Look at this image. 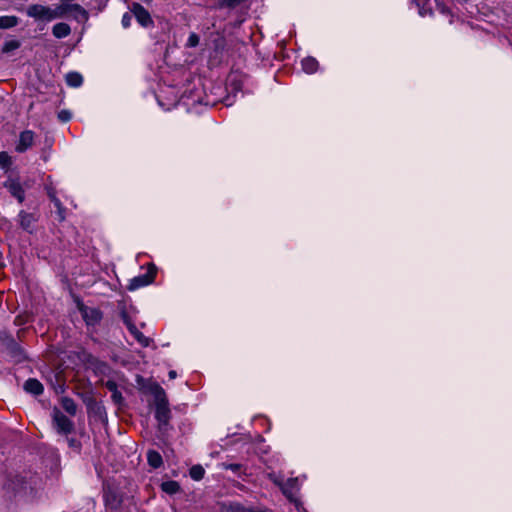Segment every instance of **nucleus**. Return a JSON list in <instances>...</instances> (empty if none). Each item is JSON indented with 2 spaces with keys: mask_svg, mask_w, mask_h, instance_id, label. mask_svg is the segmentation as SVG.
<instances>
[{
  "mask_svg": "<svg viewBox=\"0 0 512 512\" xmlns=\"http://www.w3.org/2000/svg\"><path fill=\"white\" fill-rule=\"evenodd\" d=\"M226 469H230V470L236 472L241 469V465L240 464H229L226 466Z\"/></svg>",
  "mask_w": 512,
  "mask_h": 512,
  "instance_id": "nucleus-30",
  "label": "nucleus"
},
{
  "mask_svg": "<svg viewBox=\"0 0 512 512\" xmlns=\"http://www.w3.org/2000/svg\"><path fill=\"white\" fill-rule=\"evenodd\" d=\"M169 376H170V378H175L176 377V372L175 371H170L169 372Z\"/></svg>",
  "mask_w": 512,
  "mask_h": 512,
  "instance_id": "nucleus-31",
  "label": "nucleus"
},
{
  "mask_svg": "<svg viewBox=\"0 0 512 512\" xmlns=\"http://www.w3.org/2000/svg\"><path fill=\"white\" fill-rule=\"evenodd\" d=\"M103 498H104L105 505L110 507V508H112V509L117 508L120 505V503H121L120 497L110 487H105L104 488Z\"/></svg>",
  "mask_w": 512,
  "mask_h": 512,
  "instance_id": "nucleus-10",
  "label": "nucleus"
},
{
  "mask_svg": "<svg viewBox=\"0 0 512 512\" xmlns=\"http://www.w3.org/2000/svg\"><path fill=\"white\" fill-rule=\"evenodd\" d=\"M38 483L39 478L35 475L30 473L25 475L16 474L7 479L4 490L9 497L24 498L33 495Z\"/></svg>",
  "mask_w": 512,
  "mask_h": 512,
  "instance_id": "nucleus-1",
  "label": "nucleus"
},
{
  "mask_svg": "<svg viewBox=\"0 0 512 512\" xmlns=\"http://www.w3.org/2000/svg\"><path fill=\"white\" fill-rule=\"evenodd\" d=\"M127 328L135 340L143 347H147L150 344V339L146 337L138 328L131 322H127Z\"/></svg>",
  "mask_w": 512,
  "mask_h": 512,
  "instance_id": "nucleus-12",
  "label": "nucleus"
},
{
  "mask_svg": "<svg viewBox=\"0 0 512 512\" xmlns=\"http://www.w3.org/2000/svg\"><path fill=\"white\" fill-rule=\"evenodd\" d=\"M26 14L35 19L50 22L54 19H57L58 14H56L55 8H50L48 6H44L41 4H33L28 6L26 9Z\"/></svg>",
  "mask_w": 512,
  "mask_h": 512,
  "instance_id": "nucleus-2",
  "label": "nucleus"
},
{
  "mask_svg": "<svg viewBox=\"0 0 512 512\" xmlns=\"http://www.w3.org/2000/svg\"><path fill=\"white\" fill-rule=\"evenodd\" d=\"M302 69L309 74L315 73L318 69V61L313 57H306L301 61Z\"/></svg>",
  "mask_w": 512,
  "mask_h": 512,
  "instance_id": "nucleus-16",
  "label": "nucleus"
},
{
  "mask_svg": "<svg viewBox=\"0 0 512 512\" xmlns=\"http://www.w3.org/2000/svg\"><path fill=\"white\" fill-rule=\"evenodd\" d=\"M147 461L149 465L153 468H159L163 463L162 456L160 455V453L154 450L148 451Z\"/></svg>",
  "mask_w": 512,
  "mask_h": 512,
  "instance_id": "nucleus-18",
  "label": "nucleus"
},
{
  "mask_svg": "<svg viewBox=\"0 0 512 512\" xmlns=\"http://www.w3.org/2000/svg\"><path fill=\"white\" fill-rule=\"evenodd\" d=\"M49 197H50L51 201H53L55 207L58 209L61 218H64L63 207H62L60 200L55 196V194L53 192H49Z\"/></svg>",
  "mask_w": 512,
  "mask_h": 512,
  "instance_id": "nucleus-26",
  "label": "nucleus"
},
{
  "mask_svg": "<svg viewBox=\"0 0 512 512\" xmlns=\"http://www.w3.org/2000/svg\"><path fill=\"white\" fill-rule=\"evenodd\" d=\"M61 405H62V408L70 415L76 414L77 406L71 398L63 397L61 399Z\"/></svg>",
  "mask_w": 512,
  "mask_h": 512,
  "instance_id": "nucleus-20",
  "label": "nucleus"
},
{
  "mask_svg": "<svg viewBox=\"0 0 512 512\" xmlns=\"http://www.w3.org/2000/svg\"><path fill=\"white\" fill-rule=\"evenodd\" d=\"M34 132L31 130H25L20 133L19 140L15 146V150L19 153H23L32 147L34 143Z\"/></svg>",
  "mask_w": 512,
  "mask_h": 512,
  "instance_id": "nucleus-8",
  "label": "nucleus"
},
{
  "mask_svg": "<svg viewBox=\"0 0 512 512\" xmlns=\"http://www.w3.org/2000/svg\"><path fill=\"white\" fill-rule=\"evenodd\" d=\"M59 118L65 122L71 118V114L68 111H61L59 113Z\"/></svg>",
  "mask_w": 512,
  "mask_h": 512,
  "instance_id": "nucleus-29",
  "label": "nucleus"
},
{
  "mask_svg": "<svg viewBox=\"0 0 512 512\" xmlns=\"http://www.w3.org/2000/svg\"><path fill=\"white\" fill-rule=\"evenodd\" d=\"M417 2V5H420V0H415Z\"/></svg>",
  "mask_w": 512,
  "mask_h": 512,
  "instance_id": "nucleus-35",
  "label": "nucleus"
},
{
  "mask_svg": "<svg viewBox=\"0 0 512 512\" xmlns=\"http://www.w3.org/2000/svg\"><path fill=\"white\" fill-rule=\"evenodd\" d=\"M132 12L141 26L149 27L153 25V20L150 16V13L142 5L134 3Z\"/></svg>",
  "mask_w": 512,
  "mask_h": 512,
  "instance_id": "nucleus-7",
  "label": "nucleus"
},
{
  "mask_svg": "<svg viewBox=\"0 0 512 512\" xmlns=\"http://www.w3.org/2000/svg\"><path fill=\"white\" fill-rule=\"evenodd\" d=\"M24 390L27 393L37 396L43 393L44 388L40 381L30 378L24 383Z\"/></svg>",
  "mask_w": 512,
  "mask_h": 512,
  "instance_id": "nucleus-13",
  "label": "nucleus"
},
{
  "mask_svg": "<svg viewBox=\"0 0 512 512\" xmlns=\"http://www.w3.org/2000/svg\"><path fill=\"white\" fill-rule=\"evenodd\" d=\"M156 272H149L147 275L136 277L131 282V289H136L150 284L155 277Z\"/></svg>",
  "mask_w": 512,
  "mask_h": 512,
  "instance_id": "nucleus-14",
  "label": "nucleus"
},
{
  "mask_svg": "<svg viewBox=\"0 0 512 512\" xmlns=\"http://www.w3.org/2000/svg\"><path fill=\"white\" fill-rule=\"evenodd\" d=\"M155 417L160 424H167L170 418V410L167 403L159 401L156 405Z\"/></svg>",
  "mask_w": 512,
  "mask_h": 512,
  "instance_id": "nucleus-11",
  "label": "nucleus"
},
{
  "mask_svg": "<svg viewBox=\"0 0 512 512\" xmlns=\"http://www.w3.org/2000/svg\"><path fill=\"white\" fill-rule=\"evenodd\" d=\"M199 43V37L197 34L195 33H191L188 37V40H187V45L189 47H195L197 46Z\"/></svg>",
  "mask_w": 512,
  "mask_h": 512,
  "instance_id": "nucleus-27",
  "label": "nucleus"
},
{
  "mask_svg": "<svg viewBox=\"0 0 512 512\" xmlns=\"http://www.w3.org/2000/svg\"><path fill=\"white\" fill-rule=\"evenodd\" d=\"M441 12H442V13H445V12H446V10L444 9V7H441Z\"/></svg>",
  "mask_w": 512,
  "mask_h": 512,
  "instance_id": "nucleus-33",
  "label": "nucleus"
},
{
  "mask_svg": "<svg viewBox=\"0 0 512 512\" xmlns=\"http://www.w3.org/2000/svg\"><path fill=\"white\" fill-rule=\"evenodd\" d=\"M4 187L9 193L18 200L19 203H23L25 200V191L18 179L9 177L4 182Z\"/></svg>",
  "mask_w": 512,
  "mask_h": 512,
  "instance_id": "nucleus-6",
  "label": "nucleus"
},
{
  "mask_svg": "<svg viewBox=\"0 0 512 512\" xmlns=\"http://www.w3.org/2000/svg\"><path fill=\"white\" fill-rule=\"evenodd\" d=\"M132 16L129 13H125L122 17L121 23L124 28H128L131 25Z\"/></svg>",
  "mask_w": 512,
  "mask_h": 512,
  "instance_id": "nucleus-28",
  "label": "nucleus"
},
{
  "mask_svg": "<svg viewBox=\"0 0 512 512\" xmlns=\"http://www.w3.org/2000/svg\"><path fill=\"white\" fill-rule=\"evenodd\" d=\"M20 47V42L18 40H9L6 41L3 45L2 52L9 53L14 51Z\"/></svg>",
  "mask_w": 512,
  "mask_h": 512,
  "instance_id": "nucleus-24",
  "label": "nucleus"
},
{
  "mask_svg": "<svg viewBox=\"0 0 512 512\" xmlns=\"http://www.w3.org/2000/svg\"><path fill=\"white\" fill-rule=\"evenodd\" d=\"M12 165V158L11 156L5 152H0V168H2L5 171H8Z\"/></svg>",
  "mask_w": 512,
  "mask_h": 512,
  "instance_id": "nucleus-23",
  "label": "nucleus"
},
{
  "mask_svg": "<svg viewBox=\"0 0 512 512\" xmlns=\"http://www.w3.org/2000/svg\"><path fill=\"white\" fill-rule=\"evenodd\" d=\"M218 512H256L252 507L243 505L237 501H220L217 503Z\"/></svg>",
  "mask_w": 512,
  "mask_h": 512,
  "instance_id": "nucleus-4",
  "label": "nucleus"
},
{
  "mask_svg": "<svg viewBox=\"0 0 512 512\" xmlns=\"http://www.w3.org/2000/svg\"><path fill=\"white\" fill-rule=\"evenodd\" d=\"M233 90L238 91V90H240V87L235 86V87H233Z\"/></svg>",
  "mask_w": 512,
  "mask_h": 512,
  "instance_id": "nucleus-32",
  "label": "nucleus"
},
{
  "mask_svg": "<svg viewBox=\"0 0 512 512\" xmlns=\"http://www.w3.org/2000/svg\"><path fill=\"white\" fill-rule=\"evenodd\" d=\"M81 313L83 316V319L85 320L87 325H95L100 322L102 319V314L98 309L90 308V307H84L81 308Z\"/></svg>",
  "mask_w": 512,
  "mask_h": 512,
  "instance_id": "nucleus-9",
  "label": "nucleus"
},
{
  "mask_svg": "<svg viewBox=\"0 0 512 512\" xmlns=\"http://www.w3.org/2000/svg\"><path fill=\"white\" fill-rule=\"evenodd\" d=\"M189 474L193 480L199 481L204 477L205 470L201 465H194L191 467Z\"/></svg>",
  "mask_w": 512,
  "mask_h": 512,
  "instance_id": "nucleus-22",
  "label": "nucleus"
},
{
  "mask_svg": "<svg viewBox=\"0 0 512 512\" xmlns=\"http://www.w3.org/2000/svg\"><path fill=\"white\" fill-rule=\"evenodd\" d=\"M245 1L246 0H222L221 7L235 8Z\"/></svg>",
  "mask_w": 512,
  "mask_h": 512,
  "instance_id": "nucleus-25",
  "label": "nucleus"
},
{
  "mask_svg": "<svg viewBox=\"0 0 512 512\" xmlns=\"http://www.w3.org/2000/svg\"><path fill=\"white\" fill-rule=\"evenodd\" d=\"M161 488L168 494H175L179 491L180 486L176 481H166L162 483Z\"/></svg>",
  "mask_w": 512,
  "mask_h": 512,
  "instance_id": "nucleus-21",
  "label": "nucleus"
},
{
  "mask_svg": "<svg viewBox=\"0 0 512 512\" xmlns=\"http://www.w3.org/2000/svg\"><path fill=\"white\" fill-rule=\"evenodd\" d=\"M52 33L56 38H65L71 33V28L66 23H57L52 28Z\"/></svg>",
  "mask_w": 512,
  "mask_h": 512,
  "instance_id": "nucleus-15",
  "label": "nucleus"
},
{
  "mask_svg": "<svg viewBox=\"0 0 512 512\" xmlns=\"http://www.w3.org/2000/svg\"><path fill=\"white\" fill-rule=\"evenodd\" d=\"M229 85H230V86H232V85H233V80H232V79H230Z\"/></svg>",
  "mask_w": 512,
  "mask_h": 512,
  "instance_id": "nucleus-34",
  "label": "nucleus"
},
{
  "mask_svg": "<svg viewBox=\"0 0 512 512\" xmlns=\"http://www.w3.org/2000/svg\"><path fill=\"white\" fill-rule=\"evenodd\" d=\"M66 83L70 87H80L83 83V77L78 72H69L65 77Z\"/></svg>",
  "mask_w": 512,
  "mask_h": 512,
  "instance_id": "nucleus-17",
  "label": "nucleus"
},
{
  "mask_svg": "<svg viewBox=\"0 0 512 512\" xmlns=\"http://www.w3.org/2000/svg\"><path fill=\"white\" fill-rule=\"evenodd\" d=\"M53 421L59 433L69 434L73 431L72 421L62 414L58 409L54 410Z\"/></svg>",
  "mask_w": 512,
  "mask_h": 512,
  "instance_id": "nucleus-5",
  "label": "nucleus"
},
{
  "mask_svg": "<svg viewBox=\"0 0 512 512\" xmlns=\"http://www.w3.org/2000/svg\"><path fill=\"white\" fill-rule=\"evenodd\" d=\"M17 218H18V223L23 230L27 231L28 233L34 232L35 225L38 221L37 214L21 210L18 213Z\"/></svg>",
  "mask_w": 512,
  "mask_h": 512,
  "instance_id": "nucleus-3",
  "label": "nucleus"
},
{
  "mask_svg": "<svg viewBox=\"0 0 512 512\" xmlns=\"http://www.w3.org/2000/svg\"><path fill=\"white\" fill-rule=\"evenodd\" d=\"M19 19L16 16H1L0 29H9L18 25Z\"/></svg>",
  "mask_w": 512,
  "mask_h": 512,
  "instance_id": "nucleus-19",
  "label": "nucleus"
}]
</instances>
